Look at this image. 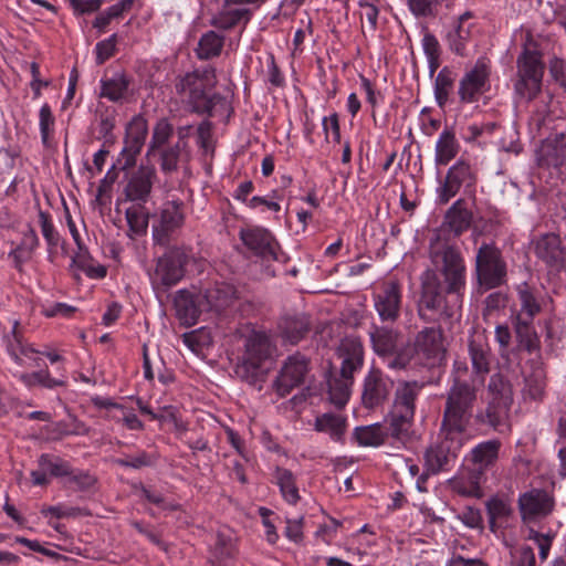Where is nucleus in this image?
I'll use <instances>...</instances> for the list:
<instances>
[{"mask_svg":"<svg viewBox=\"0 0 566 566\" xmlns=\"http://www.w3.org/2000/svg\"><path fill=\"white\" fill-rule=\"evenodd\" d=\"M510 415V408L488 401L485 408L476 411L474 421L479 427L503 433L511 431Z\"/></svg>","mask_w":566,"mask_h":566,"instance_id":"a878e982","label":"nucleus"},{"mask_svg":"<svg viewBox=\"0 0 566 566\" xmlns=\"http://www.w3.org/2000/svg\"><path fill=\"white\" fill-rule=\"evenodd\" d=\"M39 119H40V130H41L42 142L44 144H46L50 138V135L53 130V126H54V122H55L54 116L51 111V107L48 104H44L40 108Z\"/></svg>","mask_w":566,"mask_h":566,"instance_id":"0e129e2a","label":"nucleus"},{"mask_svg":"<svg viewBox=\"0 0 566 566\" xmlns=\"http://www.w3.org/2000/svg\"><path fill=\"white\" fill-rule=\"evenodd\" d=\"M464 443V436L440 427L438 443L428 448L424 454L427 471L436 474L444 470Z\"/></svg>","mask_w":566,"mask_h":566,"instance_id":"1a4fd4ad","label":"nucleus"},{"mask_svg":"<svg viewBox=\"0 0 566 566\" xmlns=\"http://www.w3.org/2000/svg\"><path fill=\"white\" fill-rule=\"evenodd\" d=\"M473 335L469 339V355L473 371L482 376L483 379L490 373L491 348L482 333H474Z\"/></svg>","mask_w":566,"mask_h":566,"instance_id":"f704fd0d","label":"nucleus"},{"mask_svg":"<svg viewBox=\"0 0 566 566\" xmlns=\"http://www.w3.org/2000/svg\"><path fill=\"white\" fill-rule=\"evenodd\" d=\"M337 355L342 360L340 368L355 374L363 367L365 350L360 338L348 336L340 340Z\"/></svg>","mask_w":566,"mask_h":566,"instance_id":"2f4dec72","label":"nucleus"},{"mask_svg":"<svg viewBox=\"0 0 566 566\" xmlns=\"http://www.w3.org/2000/svg\"><path fill=\"white\" fill-rule=\"evenodd\" d=\"M544 74V65L539 56L535 52L525 51L517 59V75L528 77L531 80L542 81Z\"/></svg>","mask_w":566,"mask_h":566,"instance_id":"de8ad7c7","label":"nucleus"},{"mask_svg":"<svg viewBox=\"0 0 566 566\" xmlns=\"http://www.w3.org/2000/svg\"><path fill=\"white\" fill-rule=\"evenodd\" d=\"M216 85V70L212 66H207L180 77L176 83V91L179 95L186 96L192 113L211 116L217 105L226 104V98L220 94L209 95L208 92Z\"/></svg>","mask_w":566,"mask_h":566,"instance_id":"7ed1b4c3","label":"nucleus"},{"mask_svg":"<svg viewBox=\"0 0 566 566\" xmlns=\"http://www.w3.org/2000/svg\"><path fill=\"white\" fill-rule=\"evenodd\" d=\"M174 304L177 317L187 326L195 325L200 314L207 312L203 301L200 300V292L193 295L186 290H180L174 298Z\"/></svg>","mask_w":566,"mask_h":566,"instance_id":"c85d7f7f","label":"nucleus"},{"mask_svg":"<svg viewBox=\"0 0 566 566\" xmlns=\"http://www.w3.org/2000/svg\"><path fill=\"white\" fill-rule=\"evenodd\" d=\"M98 132L105 142H113V129L116 123V112L113 108L106 107L105 111L98 114Z\"/></svg>","mask_w":566,"mask_h":566,"instance_id":"052dcab7","label":"nucleus"},{"mask_svg":"<svg viewBox=\"0 0 566 566\" xmlns=\"http://www.w3.org/2000/svg\"><path fill=\"white\" fill-rule=\"evenodd\" d=\"M501 450L502 441L497 438L479 442L470 450L465 458L468 468L486 480V473L492 472L497 465Z\"/></svg>","mask_w":566,"mask_h":566,"instance_id":"2eb2a0df","label":"nucleus"},{"mask_svg":"<svg viewBox=\"0 0 566 566\" xmlns=\"http://www.w3.org/2000/svg\"><path fill=\"white\" fill-rule=\"evenodd\" d=\"M478 283L486 290L506 282L507 269L501 250L494 243H483L475 255Z\"/></svg>","mask_w":566,"mask_h":566,"instance_id":"6e6552de","label":"nucleus"},{"mask_svg":"<svg viewBox=\"0 0 566 566\" xmlns=\"http://www.w3.org/2000/svg\"><path fill=\"white\" fill-rule=\"evenodd\" d=\"M388 432L380 423L365 427H357L354 430V438L361 447H379L385 443Z\"/></svg>","mask_w":566,"mask_h":566,"instance_id":"49530a36","label":"nucleus"},{"mask_svg":"<svg viewBox=\"0 0 566 566\" xmlns=\"http://www.w3.org/2000/svg\"><path fill=\"white\" fill-rule=\"evenodd\" d=\"M3 340L7 353L20 350V354H23L28 358H30L31 354L39 353L24 342L19 321H13L10 332L3 335Z\"/></svg>","mask_w":566,"mask_h":566,"instance_id":"8fccbe9b","label":"nucleus"},{"mask_svg":"<svg viewBox=\"0 0 566 566\" xmlns=\"http://www.w3.org/2000/svg\"><path fill=\"white\" fill-rule=\"evenodd\" d=\"M374 308L382 323H396L400 317L402 293L398 281H387L374 294Z\"/></svg>","mask_w":566,"mask_h":566,"instance_id":"dca6fc26","label":"nucleus"},{"mask_svg":"<svg viewBox=\"0 0 566 566\" xmlns=\"http://www.w3.org/2000/svg\"><path fill=\"white\" fill-rule=\"evenodd\" d=\"M275 352L270 337L261 332L251 333L244 343L241 363L235 368L239 378L261 390L268 375L265 364Z\"/></svg>","mask_w":566,"mask_h":566,"instance_id":"423d86ee","label":"nucleus"},{"mask_svg":"<svg viewBox=\"0 0 566 566\" xmlns=\"http://www.w3.org/2000/svg\"><path fill=\"white\" fill-rule=\"evenodd\" d=\"M310 329L311 322L305 314H287L282 316L277 323V336L284 344H298Z\"/></svg>","mask_w":566,"mask_h":566,"instance_id":"cd10ccee","label":"nucleus"},{"mask_svg":"<svg viewBox=\"0 0 566 566\" xmlns=\"http://www.w3.org/2000/svg\"><path fill=\"white\" fill-rule=\"evenodd\" d=\"M471 222V211L467 209L464 200L459 199L448 209L437 235H441V238H447V234L459 237L470 228Z\"/></svg>","mask_w":566,"mask_h":566,"instance_id":"bb28decb","label":"nucleus"},{"mask_svg":"<svg viewBox=\"0 0 566 566\" xmlns=\"http://www.w3.org/2000/svg\"><path fill=\"white\" fill-rule=\"evenodd\" d=\"M185 222L184 203L168 201L164 203L157 220L153 224V240L156 244L166 247L181 229Z\"/></svg>","mask_w":566,"mask_h":566,"instance_id":"9b49d317","label":"nucleus"},{"mask_svg":"<svg viewBox=\"0 0 566 566\" xmlns=\"http://www.w3.org/2000/svg\"><path fill=\"white\" fill-rule=\"evenodd\" d=\"M237 298V291L233 285L219 282L214 285L200 291V300L203 301L206 311L220 312L233 304Z\"/></svg>","mask_w":566,"mask_h":566,"instance_id":"c756f323","label":"nucleus"},{"mask_svg":"<svg viewBox=\"0 0 566 566\" xmlns=\"http://www.w3.org/2000/svg\"><path fill=\"white\" fill-rule=\"evenodd\" d=\"M125 214L130 231L137 235L146 234L149 214L142 203L127 208Z\"/></svg>","mask_w":566,"mask_h":566,"instance_id":"603ef678","label":"nucleus"},{"mask_svg":"<svg viewBox=\"0 0 566 566\" xmlns=\"http://www.w3.org/2000/svg\"><path fill=\"white\" fill-rule=\"evenodd\" d=\"M513 327L517 342V350L528 354L537 353L541 348L539 337L534 328L533 319L514 318Z\"/></svg>","mask_w":566,"mask_h":566,"instance_id":"c9c22d12","label":"nucleus"},{"mask_svg":"<svg viewBox=\"0 0 566 566\" xmlns=\"http://www.w3.org/2000/svg\"><path fill=\"white\" fill-rule=\"evenodd\" d=\"M147 134V120L142 115L134 116L126 127L125 146L118 159L122 169H129L135 166L136 157L142 151Z\"/></svg>","mask_w":566,"mask_h":566,"instance_id":"aec40b11","label":"nucleus"},{"mask_svg":"<svg viewBox=\"0 0 566 566\" xmlns=\"http://www.w3.org/2000/svg\"><path fill=\"white\" fill-rule=\"evenodd\" d=\"M489 401L496 405L512 408L514 402V390L512 382L500 373L490 377L488 384Z\"/></svg>","mask_w":566,"mask_h":566,"instance_id":"e433bc0d","label":"nucleus"},{"mask_svg":"<svg viewBox=\"0 0 566 566\" xmlns=\"http://www.w3.org/2000/svg\"><path fill=\"white\" fill-rule=\"evenodd\" d=\"M517 296L520 301V311L514 318L533 319L541 312L542 307L537 300L534 289L527 283L517 286Z\"/></svg>","mask_w":566,"mask_h":566,"instance_id":"ea45409f","label":"nucleus"},{"mask_svg":"<svg viewBox=\"0 0 566 566\" xmlns=\"http://www.w3.org/2000/svg\"><path fill=\"white\" fill-rule=\"evenodd\" d=\"M158 460L157 453H148L146 451H139L135 455L127 457L125 459H115L114 463L123 467V468H130V469H142L146 467H153L156 464Z\"/></svg>","mask_w":566,"mask_h":566,"instance_id":"13d9d810","label":"nucleus"},{"mask_svg":"<svg viewBox=\"0 0 566 566\" xmlns=\"http://www.w3.org/2000/svg\"><path fill=\"white\" fill-rule=\"evenodd\" d=\"M476 400V387L469 384L467 380L454 377L446 395L440 427L465 437Z\"/></svg>","mask_w":566,"mask_h":566,"instance_id":"20e7f679","label":"nucleus"},{"mask_svg":"<svg viewBox=\"0 0 566 566\" xmlns=\"http://www.w3.org/2000/svg\"><path fill=\"white\" fill-rule=\"evenodd\" d=\"M454 76L448 67H443L437 75L434 82V96L438 105L443 107L453 87Z\"/></svg>","mask_w":566,"mask_h":566,"instance_id":"5fc2aeb1","label":"nucleus"},{"mask_svg":"<svg viewBox=\"0 0 566 566\" xmlns=\"http://www.w3.org/2000/svg\"><path fill=\"white\" fill-rule=\"evenodd\" d=\"M38 245L39 238L36 232L31 226H29L28 229L23 232L21 242L9 254V256L13 259L17 269L21 270L23 263L31 260Z\"/></svg>","mask_w":566,"mask_h":566,"instance_id":"a19ab883","label":"nucleus"},{"mask_svg":"<svg viewBox=\"0 0 566 566\" xmlns=\"http://www.w3.org/2000/svg\"><path fill=\"white\" fill-rule=\"evenodd\" d=\"M120 416L116 415V413H107V418L111 419V420H115L117 422H123L129 430H143L144 429V424L143 422L138 419V417L132 412V411H127L125 409V407L123 406V410H118Z\"/></svg>","mask_w":566,"mask_h":566,"instance_id":"774afa93","label":"nucleus"},{"mask_svg":"<svg viewBox=\"0 0 566 566\" xmlns=\"http://www.w3.org/2000/svg\"><path fill=\"white\" fill-rule=\"evenodd\" d=\"M308 365V359L298 353L285 360L274 381V388L280 397L287 396L294 388L304 382L310 370Z\"/></svg>","mask_w":566,"mask_h":566,"instance_id":"f3484780","label":"nucleus"},{"mask_svg":"<svg viewBox=\"0 0 566 566\" xmlns=\"http://www.w3.org/2000/svg\"><path fill=\"white\" fill-rule=\"evenodd\" d=\"M545 380L541 374H532L525 378L522 389L524 399L541 400L544 395Z\"/></svg>","mask_w":566,"mask_h":566,"instance_id":"bf43d9fd","label":"nucleus"},{"mask_svg":"<svg viewBox=\"0 0 566 566\" xmlns=\"http://www.w3.org/2000/svg\"><path fill=\"white\" fill-rule=\"evenodd\" d=\"M252 15L253 9L228 7L227 0H223L221 9L211 19V25L219 30L228 31L241 24L245 27Z\"/></svg>","mask_w":566,"mask_h":566,"instance_id":"72a5a7b5","label":"nucleus"},{"mask_svg":"<svg viewBox=\"0 0 566 566\" xmlns=\"http://www.w3.org/2000/svg\"><path fill=\"white\" fill-rule=\"evenodd\" d=\"M412 422L413 417L391 410L389 413V428L386 429L388 436L400 441L405 440L408 437Z\"/></svg>","mask_w":566,"mask_h":566,"instance_id":"864d4df0","label":"nucleus"},{"mask_svg":"<svg viewBox=\"0 0 566 566\" xmlns=\"http://www.w3.org/2000/svg\"><path fill=\"white\" fill-rule=\"evenodd\" d=\"M13 376L19 378L28 388L41 386L46 389H53L66 385L65 380L52 378L49 370L44 369L32 373H21L15 369L13 370Z\"/></svg>","mask_w":566,"mask_h":566,"instance_id":"a18cd8bd","label":"nucleus"},{"mask_svg":"<svg viewBox=\"0 0 566 566\" xmlns=\"http://www.w3.org/2000/svg\"><path fill=\"white\" fill-rule=\"evenodd\" d=\"M472 18V12L465 11L451 23L446 33L448 48L459 56H467L468 48L472 43L473 29L475 27Z\"/></svg>","mask_w":566,"mask_h":566,"instance_id":"5701e85b","label":"nucleus"},{"mask_svg":"<svg viewBox=\"0 0 566 566\" xmlns=\"http://www.w3.org/2000/svg\"><path fill=\"white\" fill-rule=\"evenodd\" d=\"M188 253L184 248L172 247L158 258L151 282L155 287L167 291L176 285L185 275Z\"/></svg>","mask_w":566,"mask_h":566,"instance_id":"9d476101","label":"nucleus"},{"mask_svg":"<svg viewBox=\"0 0 566 566\" xmlns=\"http://www.w3.org/2000/svg\"><path fill=\"white\" fill-rule=\"evenodd\" d=\"M539 163L558 168L566 165V133L549 135L539 148Z\"/></svg>","mask_w":566,"mask_h":566,"instance_id":"7c9ffc66","label":"nucleus"},{"mask_svg":"<svg viewBox=\"0 0 566 566\" xmlns=\"http://www.w3.org/2000/svg\"><path fill=\"white\" fill-rule=\"evenodd\" d=\"M429 258L440 273L449 293L464 292L467 285V266L459 247L447 238L436 235L429 245Z\"/></svg>","mask_w":566,"mask_h":566,"instance_id":"39448f33","label":"nucleus"},{"mask_svg":"<svg viewBox=\"0 0 566 566\" xmlns=\"http://www.w3.org/2000/svg\"><path fill=\"white\" fill-rule=\"evenodd\" d=\"M422 386L413 382H403L397 388L392 411L405 413L415 418L416 400L419 396Z\"/></svg>","mask_w":566,"mask_h":566,"instance_id":"4c0bfd02","label":"nucleus"},{"mask_svg":"<svg viewBox=\"0 0 566 566\" xmlns=\"http://www.w3.org/2000/svg\"><path fill=\"white\" fill-rule=\"evenodd\" d=\"M542 81L518 76L515 83V92L527 101L534 99L541 92Z\"/></svg>","mask_w":566,"mask_h":566,"instance_id":"680f3d73","label":"nucleus"},{"mask_svg":"<svg viewBox=\"0 0 566 566\" xmlns=\"http://www.w3.org/2000/svg\"><path fill=\"white\" fill-rule=\"evenodd\" d=\"M132 78L124 72L114 73L109 78L101 80L99 97L113 103H124L133 95L130 91Z\"/></svg>","mask_w":566,"mask_h":566,"instance_id":"473e14b6","label":"nucleus"},{"mask_svg":"<svg viewBox=\"0 0 566 566\" xmlns=\"http://www.w3.org/2000/svg\"><path fill=\"white\" fill-rule=\"evenodd\" d=\"M325 378L329 401L335 407L343 408L350 397L354 374L342 368L331 369Z\"/></svg>","mask_w":566,"mask_h":566,"instance_id":"393cba45","label":"nucleus"},{"mask_svg":"<svg viewBox=\"0 0 566 566\" xmlns=\"http://www.w3.org/2000/svg\"><path fill=\"white\" fill-rule=\"evenodd\" d=\"M475 180L471 166L463 160H458L449 168L443 182L437 189L438 202L440 205L448 203L462 187L470 188L475 184Z\"/></svg>","mask_w":566,"mask_h":566,"instance_id":"6ab92c4d","label":"nucleus"},{"mask_svg":"<svg viewBox=\"0 0 566 566\" xmlns=\"http://www.w3.org/2000/svg\"><path fill=\"white\" fill-rule=\"evenodd\" d=\"M191 129V125L179 126L176 129L178 139L170 145L175 127L167 117L159 118L153 127L146 158L148 160L156 159L165 175L177 171L182 154L187 151Z\"/></svg>","mask_w":566,"mask_h":566,"instance_id":"f03ea898","label":"nucleus"},{"mask_svg":"<svg viewBox=\"0 0 566 566\" xmlns=\"http://www.w3.org/2000/svg\"><path fill=\"white\" fill-rule=\"evenodd\" d=\"M490 63L481 57L465 72L459 83V96L463 103H473L489 90Z\"/></svg>","mask_w":566,"mask_h":566,"instance_id":"ddd939ff","label":"nucleus"},{"mask_svg":"<svg viewBox=\"0 0 566 566\" xmlns=\"http://www.w3.org/2000/svg\"><path fill=\"white\" fill-rule=\"evenodd\" d=\"M224 44V36L214 31L205 33L198 43L196 53L200 60H209L219 56Z\"/></svg>","mask_w":566,"mask_h":566,"instance_id":"09e8293b","label":"nucleus"},{"mask_svg":"<svg viewBox=\"0 0 566 566\" xmlns=\"http://www.w3.org/2000/svg\"><path fill=\"white\" fill-rule=\"evenodd\" d=\"M73 274L78 279L76 270L84 272L91 279H103L107 273V269L102 264H94L87 250L81 247L78 252L73 256L71 264Z\"/></svg>","mask_w":566,"mask_h":566,"instance_id":"37998d69","label":"nucleus"},{"mask_svg":"<svg viewBox=\"0 0 566 566\" xmlns=\"http://www.w3.org/2000/svg\"><path fill=\"white\" fill-rule=\"evenodd\" d=\"M373 352L381 358H391L388 363L390 369H403L411 359L412 354L408 347H400L402 334L399 329L387 325H373L369 332Z\"/></svg>","mask_w":566,"mask_h":566,"instance_id":"0eeeda50","label":"nucleus"},{"mask_svg":"<svg viewBox=\"0 0 566 566\" xmlns=\"http://www.w3.org/2000/svg\"><path fill=\"white\" fill-rule=\"evenodd\" d=\"M394 388V381L377 367H371L361 382V405L366 409H376L382 406Z\"/></svg>","mask_w":566,"mask_h":566,"instance_id":"f8f14e48","label":"nucleus"},{"mask_svg":"<svg viewBox=\"0 0 566 566\" xmlns=\"http://www.w3.org/2000/svg\"><path fill=\"white\" fill-rule=\"evenodd\" d=\"M408 350L419 360L436 364L444 354L443 333L440 327H424L413 338Z\"/></svg>","mask_w":566,"mask_h":566,"instance_id":"4468645a","label":"nucleus"},{"mask_svg":"<svg viewBox=\"0 0 566 566\" xmlns=\"http://www.w3.org/2000/svg\"><path fill=\"white\" fill-rule=\"evenodd\" d=\"M460 145L451 129H444L436 144L437 165H448L459 153Z\"/></svg>","mask_w":566,"mask_h":566,"instance_id":"79ce46f5","label":"nucleus"},{"mask_svg":"<svg viewBox=\"0 0 566 566\" xmlns=\"http://www.w3.org/2000/svg\"><path fill=\"white\" fill-rule=\"evenodd\" d=\"M463 292L449 293L448 286L432 269L421 275V293L418 301V315L426 323L451 321L462 306Z\"/></svg>","mask_w":566,"mask_h":566,"instance_id":"f257e3e1","label":"nucleus"},{"mask_svg":"<svg viewBox=\"0 0 566 566\" xmlns=\"http://www.w3.org/2000/svg\"><path fill=\"white\" fill-rule=\"evenodd\" d=\"M323 129L325 132V138L327 143H340L339 122L336 113L332 114L328 117H324Z\"/></svg>","mask_w":566,"mask_h":566,"instance_id":"338daca9","label":"nucleus"},{"mask_svg":"<svg viewBox=\"0 0 566 566\" xmlns=\"http://www.w3.org/2000/svg\"><path fill=\"white\" fill-rule=\"evenodd\" d=\"M239 237L254 255L266 260H280L279 245L269 230L260 227L245 228L240 230Z\"/></svg>","mask_w":566,"mask_h":566,"instance_id":"412c9836","label":"nucleus"},{"mask_svg":"<svg viewBox=\"0 0 566 566\" xmlns=\"http://www.w3.org/2000/svg\"><path fill=\"white\" fill-rule=\"evenodd\" d=\"M562 9L563 6L558 4L556 0H536L535 10L545 23H552Z\"/></svg>","mask_w":566,"mask_h":566,"instance_id":"e2e57ef3","label":"nucleus"},{"mask_svg":"<svg viewBox=\"0 0 566 566\" xmlns=\"http://www.w3.org/2000/svg\"><path fill=\"white\" fill-rule=\"evenodd\" d=\"M346 427V419L344 417L329 412L316 417L314 423L316 431L328 433L335 441L343 439Z\"/></svg>","mask_w":566,"mask_h":566,"instance_id":"c03bdc74","label":"nucleus"},{"mask_svg":"<svg viewBox=\"0 0 566 566\" xmlns=\"http://www.w3.org/2000/svg\"><path fill=\"white\" fill-rule=\"evenodd\" d=\"M489 520L506 521L512 514L513 509L510 502L500 496H492L485 503Z\"/></svg>","mask_w":566,"mask_h":566,"instance_id":"4d7b16f0","label":"nucleus"},{"mask_svg":"<svg viewBox=\"0 0 566 566\" xmlns=\"http://www.w3.org/2000/svg\"><path fill=\"white\" fill-rule=\"evenodd\" d=\"M157 179V172L151 164L140 165L137 170H135L125 188L124 195L126 200L145 203L150 198L153 185Z\"/></svg>","mask_w":566,"mask_h":566,"instance_id":"4be33fe9","label":"nucleus"},{"mask_svg":"<svg viewBox=\"0 0 566 566\" xmlns=\"http://www.w3.org/2000/svg\"><path fill=\"white\" fill-rule=\"evenodd\" d=\"M486 480L482 476H479L471 469L468 468V478H454L450 480L451 490L458 495L464 497H474L481 499L484 496V491L482 489V484L485 483Z\"/></svg>","mask_w":566,"mask_h":566,"instance_id":"58836bf2","label":"nucleus"},{"mask_svg":"<svg viewBox=\"0 0 566 566\" xmlns=\"http://www.w3.org/2000/svg\"><path fill=\"white\" fill-rule=\"evenodd\" d=\"M518 509L524 522L539 521L553 513L555 499L543 489H532L520 495Z\"/></svg>","mask_w":566,"mask_h":566,"instance_id":"a211bd4d","label":"nucleus"},{"mask_svg":"<svg viewBox=\"0 0 566 566\" xmlns=\"http://www.w3.org/2000/svg\"><path fill=\"white\" fill-rule=\"evenodd\" d=\"M116 49V34L111 35L108 39L101 41L96 44V63L98 65L104 64L111 59Z\"/></svg>","mask_w":566,"mask_h":566,"instance_id":"69168bd1","label":"nucleus"},{"mask_svg":"<svg viewBox=\"0 0 566 566\" xmlns=\"http://www.w3.org/2000/svg\"><path fill=\"white\" fill-rule=\"evenodd\" d=\"M275 476L284 500L291 504H296L301 496L293 473L290 470L277 468Z\"/></svg>","mask_w":566,"mask_h":566,"instance_id":"3c124183","label":"nucleus"},{"mask_svg":"<svg viewBox=\"0 0 566 566\" xmlns=\"http://www.w3.org/2000/svg\"><path fill=\"white\" fill-rule=\"evenodd\" d=\"M39 468L50 473L52 476H65L72 474V469L69 462L59 457L50 454H41L39 458Z\"/></svg>","mask_w":566,"mask_h":566,"instance_id":"6e6d98bb","label":"nucleus"},{"mask_svg":"<svg viewBox=\"0 0 566 566\" xmlns=\"http://www.w3.org/2000/svg\"><path fill=\"white\" fill-rule=\"evenodd\" d=\"M534 252L548 268L560 269L566 261V248L556 233H545L534 241Z\"/></svg>","mask_w":566,"mask_h":566,"instance_id":"b1692460","label":"nucleus"}]
</instances>
